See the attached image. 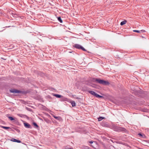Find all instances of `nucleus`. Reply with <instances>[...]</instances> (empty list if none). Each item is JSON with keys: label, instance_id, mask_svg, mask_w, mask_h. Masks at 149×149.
Here are the masks:
<instances>
[{"label": "nucleus", "instance_id": "4468645a", "mask_svg": "<svg viewBox=\"0 0 149 149\" xmlns=\"http://www.w3.org/2000/svg\"><path fill=\"white\" fill-rule=\"evenodd\" d=\"M54 118L57 120H59L61 118L59 116H54Z\"/></svg>", "mask_w": 149, "mask_h": 149}, {"label": "nucleus", "instance_id": "f8f14e48", "mask_svg": "<svg viewBox=\"0 0 149 149\" xmlns=\"http://www.w3.org/2000/svg\"><path fill=\"white\" fill-rule=\"evenodd\" d=\"M58 19L61 23H62L63 22L62 20L61 19V17H58Z\"/></svg>", "mask_w": 149, "mask_h": 149}, {"label": "nucleus", "instance_id": "f3484780", "mask_svg": "<svg viewBox=\"0 0 149 149\" xmlns=\"http://www.w3.org/2000/svg\"><path fill=\"white\" fill-rule=\"evenodd\" d=\"M8 118L11 120H14L13 118L12 117L9 116L8 117Z\"/></svg>", "mask_w": 149, "mask_h": 149}, {"label": "nucleus", "instance_id": "6ab92c4d", "mask_svg": "<svg viewBox=\"0 0 149 149\" xmlns=\"http://www.w3.org/2000/svg\"><path fill=\"white\" fill-rule=\"evenodd\" d=\"M138 135H140V136H142V134L141 133H139L138 134Z\"/></svg>", "mask_w": 149, "mask_h": 149}, {"label": "nucleus", "instance_id": "ddd939ff", "mask_svg": "<svg viewBox=\"0 0 149 149\" xmlns=\"http://www.w3.org/2000/svg\"><path fill=\"white\" fill-rule=\"evenodd\" d=\"M104 118L103 117H100L98 118V121H100L102 120V119H104Z\"/></svg>", "mask_w": 149, "mask_h": 149}, {"label": "nucleus", "instance_id": "1a4fd4ad", "mask_svg": "<svg viewBox=\"0 0 149 149\" xmlns=\"http://www.w3.org/2000/svg\"><path fill=\"white\" fill-rule=\"evenodd\" d=\"M11 141L14 142H16L18 143H20L21 142V141H20V140H17L15 139H12Z\"/></svg>", "mask_w": 149, "mask_h": 149}, {"label": "nucleus", "instance_id": "6e6552de", "mask_svg": "<svg viewBox=\"0 0 149 149\" xmlns=\"http://www.w3.org/2000/svg\"><path fill=\"white\" fill-rule=\"evenodd\" d=\"M133 31L134 32H136L139 33H143L145 32V31L144 30H142L140 31L139 30H133Z\"/></svg>", "mask_w": 149, "mask_h": 149}, {"label": "nucleus", "instance_id": "9b49d317", "mask_svg": "<svg viewBox=\"0 0 149 149\" xmlns=\"http://www.w3.org/2000/svg\"><path fill=\"white\" fill-rule=\"evenodd\" d=\"M71 103L72 104V106L73 107H74L76 106V103L74 101H71Z\"/></svg>", "mask_w": 149, "mask_h": 149}, {"label": "nucleus", "instance_id": "aec40b11", "mask_svg": "<svg viewBox=\"0 0 149 149\" xmlns=\"http://www.w3.org/2000/svg\"><path fill=\"white\" fill-rule=\"evenodd\" d=\"M89 143H93V142L92 141H90L89 142Z\"/></svg>", "mask_w": 149, "mask_h": 149}, {"label": "nucleus", "instance_id": "423d86ee", "mask_svg": "<svg viewBox=\"0 0 149 149\" xmlns=\"http://www.w3.org/2000/svg\"><path fill=\"white\" fill-rule=\"evenodd\" d=\"M52 95L54 96H55L57 98H60L63 97V96L61 95L57 94H55L54 93H52Z\"/></svg>", "mask_w": 149, "mask_h": 149}, {"label": "nucleus", "instance_id": "f257e3e1", "mask_svg": "<svg viewBox=\"0 0 149 149\" xmlns=\"http://www.w3.org/2000/svg\"><path fill=\"white\" fill-rule=\"evenodd\" d=\"M95 81L100 84H102L104 85H107L109 84V83L107 81L101 80L99 79H96Z\"/></svg>", "mask_w": 149, "mask_h": 149}, {"label": "nucleus", "instance_id": "2eb2a0df", "mask_svg": "<svg viewBox=\"0 0 149 149\" xmlns=\"http://www.w3.org/2000/svg\"><path fill=\"white\" fill-rule=\"evenodd\" d=\"M88 93H89L91 94L92 95H93V93H94V92L93 91H88Z\"/></svg>", "mask_w": 149, "mask_h": 149}, {"label": "nucleus", "instance_id": "0eeeda50", "mask_svg": "<svg viewBox=\"0 0 149 149\" xmlns=\"http://www.w3.org/2000/svg\"><path fill=\"white\" fill-rule=\"evenodd\" d=\"M24 126L27 128H31V125L28 123H24Z\"/></svg>", "mask_w": 149, "mask_h": 149}, {"label": "nucleus", "instance_id": "20e7f679", "mask_svg": "<svg viewBox=\"0 0 149 149\" xmlns=\"http://www.w3.org/2000/svg\"><path fill=\"white\" fill-rule=\"evenodd\" d=\"M96 97H99V98H101L102 97H103L102 96H101L98 94H97V93H95V92H94V93H93V95Z\"/></svg>", "mask_w": 149, "mask_h": 149}, {"label": "nucleus", "instance_id": "39448f33", "mask_svg": "<svg viewBox=\"0 0 149 149\" xmlns=\"http://www.w3.org/2000/svg\"><path fill=\"white\" fill-rule=\"evenodd\" d=\"M96 97H99V98H101L102 97H103L102 96H101L98 94H97V93H95V92H94V93H93V95Z\"/></svg>", "mask_w": 149, "mask_h": 149}, {"label": "nucleus", "instance_id": "412c9836", "mask_svg": "<svg viewBox=\"0 0 149 149\" xmlns=\"http://www.w3.org/2000/svg\"><path fill=\"white\" fill-rule=\"evenodd\" d=\"M120 128L122 129V130H123H123L124 129L123 128Z\"/></svg>", "mask_w": 149, "mask_h": 149}, {"label": "nucleus", "instance_id": "a211bd4d", "mask_svg": "<svg viewBox=\"0 0 149 149\" xmlns=\"http://www.w3.org/2000/svg\"><path fill=\"white\" fill-rule=\"evenodd\" d=\"M33 125L35 126L36 127H38V125H37V124L35 123H33Z\"/></svg>", "mask_w": 149, "mask_h": 149}, {"label": "nucleus", "instance_id": "9d476101", "mask_svg": "<svg viewBox=\"0 0 149 149\" xmlns=\"http://www.w3.org/2000/svg\"><path fill=\"white\" fill-rule=\"evenodd\" d=\"M127 22V21L126 20H125L124 21H123L120 23V24L122 26L124 24H126V23Z\"/></svg>", "mask_w": 149, "mask_h": 149}, {"label": "nucleus", "instance_id": "7ed1b4c3", "mask_svg": "<svg viewBox=\"0 0 149 149\" xmlns=\"http://www.w3.org/2000/svg\"><path fill=\"white\" fill-rule=\"evenodd\" d=\"M10 91L13 93H18L21 92V91L15 89H11L10 90Z\"/></svg>", "mask_w": 149, "mask_h": 149}, {"label": "nucleus", "instance_id": "f03ea898", "mask_svg": "<svg viewBox=\"0 0 149 149\" xmlns=\"http://www.w3.org/2000/svg\"><path fill=\"white\" fill-rule=\"evenodd\" d=\"M73 47H75L76 48L79 49H81L84 51H86V50L79 45L75 44L73 46Z\"/></svg>", "mask_w": 149, "mask_h": 149}, {"label": "nucleus", "instance_id": "dca6fc26", "mask_svg": "<svg viewBox=\"0 0 149 149\" xmlns=\"http://www.w3.org/2000/svg\"><path fill=\"white\" fill-rule=\"evenodd\" d=\"M2 127L3 128V129H7L10 128V127H5V126H2Z\"/></svg>", "mask_w": 149, "mask_h": 149}]
</instances>
